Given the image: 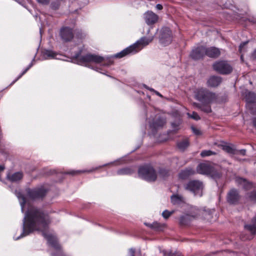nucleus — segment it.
I'll list each match as a JSON object with an SVG mask.
<instances>
[{
	"instance_id": "b1692460",
	"label": "nucleus",
	"mask_w": 256,
	"mask_h": 256,
	"mask_svg": "<svg viewBox=\"0 0 256 256\" xmlns=\"http://www.w3.org/2000/svg\"><path fill=\"white\" fill-rule=\"evenodd\" d=\"M170 199L173 204H180L184 202L183 196L179 194L172 195Z\"/></svg>"
},
{
	"instance_id": "4468645a",
	"label": "nucleus",
	"mask_w": 256,
	"mask_h": 256,
	"mask_svg": "<svg viewBox=\"0 0 256 256\" xmlns=\"http://www.w3.org/2000/svg\"><path fill=\"white\" fill-rule=\"evenodd\" d=\"M246 230L249 231L250 233V236H244V234H241L240 238L243 240L252 239L254 236L256 234V226L254 223L250 224H246L244 226Z\"/></svg>"
},
{
	"instance_id": "8fccbe9b",
	"label": "nucleus",
	"mask_w": 256,
	"mask_h": 256,
	"mask_svg": "<svg viewBox=\"0 0 256 256\" xmlns=\"http://www.w3.org/2000/svg\"><path fill=\"white\" fill-rule=\"evenodd\" d=\"M152 92H154V94H156L158 96L162 98V96L158 92L154 90V91H152Z\"/></svg>"
},
{
	"instance_id": "ea45409f",
	"label": "nucleus",
	"mask_w": 256,
	"mask_h": 256,
	"mask_svg": "<svg viewBox=\"0 0 256 256\" xmlns=\"http://www.w3.org/2000/svg\"><path fill=\"white\" fill-rule=\"evenodd\" d=\"M168 172L164 169H161L160 170V174L164 178L168 175Z\"/></svg>"
},
{
	"instance_id": "58836bf2",
	"label": "nucleus",
	"mask_w": 256,
	"mask_h": 256,
	"mask_svg": "<svg viewBox=\"0 0 256 256\" xmlns=\"http://www.w3.org/2000/svg\"><path fill=\"white\" fill-rule=\"evenodd\" d=\"M248 42V41H246L240 44L239 46V52L240 53H242L244 51V47Z\"/></svg>"
},
{
	"instance_id": "a19ab883",
	"label": "nucleus",
	"mask_w": 256,
	"mask_h": 256,
	"mask_svg": "<svg viewBox=\"0 0 256 256\" xmlns=\"http://www.w3.org/2000/svg\"><path fill=\"white\" fill-rule=\"evenodd\" d=\"M36 1L40 4H48L50 0H36Z\"/></svg>"
},
{
	"instance_id": "72a5a7b5",
	"label": "nucleus",
	"mask_w": 256,
	"mask_h": 256,
	"mask_svg": "<svg viewBox=\"0 0 256 256\" xmlns=\"http://www.w3.org/2000/svg\"><path fill=\"white\" fill-rule=\"evenodd\" d=\"M76 36L80 39H82L86 36V34L82 30H78L76 33Z\"/></svg>"
},
{
	"instance_id": "20e7f679",
	"label": "nucleus",
	"mask_w": 256,
	"mask_h": 256,
	"mask_svg": "<svg viewBox=\"0 0 256 256\" xmlns=\"http://www.w3.org/2000/svg\"><path fill=\"white\" fill-rule=\"evenodd\" d=\"M195 98L201 103L216 102L218 96L206 88H198L195 92Z\"/></svg>"
},
{
	"instance_id": "9b49d317",
	"label": "nucleus",
	"mask_w": 256,
	"mask_h": 256,
	"mask_svg": "<svg viewBox=\"0 0 256 256\" xmlns=\"http://www.w3.org/2000/svg\"><path fill=\"white\" fill-rule=\"evenodd\" d=\"M240 199L238 191L235 188L231 189L227 194L226 200L230 204H237Z\"/></svg>"
},
{
	"instance_id": "aec40b11",
	"label": "nucleus",
	"mask_w": 256,
	"mask_h": 256,
	"mask_svg": "<svg viewBox=\"0 0 256 256\" xmlns=\"http://www.w3.org/2000/svg\"><path fill=\"white\" fill-rule=\"evenodd\" d=\"M206 55L208 57L216 58L220 54V50L215 47L206 48Z\"/></svg>"
},
{
	"instance_id": "f3484780",
	"label": "nucleus",
	"mask_w": 256,
	"mask_h": 256,
	"mask_svg": "<svg viewBox=\"0 0 256 256\" xmlns=\"http://www.w3.org/2000/svg\"><path fill=\"white\" fill-rule=\"evenodd\" d=\"M58 54L50 50L44 49L41 52V58L44 60L58 58Z\"/></svg>"
},
{
	"instance_id": "c9c22d12",
	"label": "nucleus",
	"mask_w": 256,
	"mask_h": 256,
	"mask_svg": "<svg viewBox=\"0 0 256 256\" xmlns=\"http://www.w3.org/2000/svg\"><path fill=\"white\" fill-rule=\"evenodd\" d=\"M191 129L193 133L194 134L196 135L200 136L202 134V132L200 130L195 128L194 126H192Z\"/></svg>"
},
{
	"instance_id": "7c9ffc66",
	"label": "nucleus",
	"mask_w": 256,
	"mask_h": 256,
	"mask_svg": "<svg viewBox=\"0 0 256 256\" xmlns=\"http://www.w3.org/2000/svg\"><path fill=\"white\" fill-rule=\"evenodd\" d=\"M216 153L214 152H212L210 150H202L200 153V156L202 157H206L210 156L212 155H216Z\"/></svg>"
},
{
	"instance_id": "c756f323",
	"label": "nucleus",
	"mask_w": 256,
	"mask_h": 256,
	"mask_svg": "<svg viewBox=\"0 0 256 256\" xmlns=\"http://www.w3.org/2000/svg\"><path fill=\"white\" fill-rule=\"evenodd\" d=\"M90 68L93 69L97 72H98L102 74H104V72L102 71V66H106V65H87Z\"/></svg>"
},
{
	"instance_id": "ddd939ff",
	"label": "nucleus",
	"mask_w": 256,
	"mask_h": 256,
	"mask_svg": "<svg viewBox=\"0 0 256 256\" xmlns=\"http://www.w3.org/2000/svg\"><path fill=\"white\" fill-rule=\"evenodd\" d=\"M213 169V167L208 163H200L196 168V172L202 174H210L212 172Z\"/></svg>"
},
{
	"instance_id": "f8f14e48",
	"label": "nucleus",
	"mask_w": 256,
	"mask_h": 256,
	"mask_svg": "<svg viewBox=\"0 0 256 256\" xmlns=\"http://www.w3.org/2000/svg\"><path fill=\"white\" fill-rule=\"evenodd\" d=\"M144 19L148 25L150 26L158 21V16L152 11L148 10L144 13Z\"/></svg>"
},
{
	"instance_id": "2eb2a0df",
	"label": "nucleus",
	"mask_w": 256,
	"mask_h": 256,
	"mask_svg": "<svg viewBox=\"0 0 256 256\" xmlns=\"http://www.w3.org/2000/svg\"><path fill=\"white\" fill-rule=\"evenodd\" d=\"M213 68L222 74H228L232 71L231 65H212Z\"/></svg>"
},
{
	"instance_id": "4d7b16f0",
	"label": "nucleus",
	"mask_w": 256,
	"mask_h": 256,
	"mask_svg": "<svg viewBox=\"0 0 256 256\" xmlns=\"http://www.w3.org/2000/svg\"><path fill=\"white\" fill-rule=\"evenodd\" d=\"M40 34H42V28H40Z\"/></svg>"
},
{
	"instance_id": "dca6fc26",
	"label": "nucleus",
	"mask_w": 256,
	"mask_h": 256,
	"mask_svg": "<svg viewBox=\"0 0 256 256\" xmlns=\"http://www.w3.org/2000/svg\"><path fill=\"white\" fill-rule=\"evenodd\" d=\"M222 82V78L218 76H211L207 80L206 84L208 87H216L218 86Z\"/></svg>"
},
{
	"instance_id": "f257e3e1",
	"label": "nucleus",
	"mask_w": 256,
	"mask_h": 256,
	"mask_svg": "<svg viewBox=\"0 0 256 256\" xmlns=\"http://www.w3.org/2000/svg\"><path fill=\"white\" fill-rule=\"evenodd\" d=\"M51 222L52 218L48 212L38 208H30L26 213L23 220L22 232L15 240L28 236L34 231H40L47 240L48 246L58 250L60 246L57 238L54 234L49 232Z\"/></svg>"
},
{
	"instance_id": "4be33fe9",
	"label": "nucleus",
	"mask_w": 256,
	"mask_h": 256,
	"mask_svg": "<svg viewBox=\"0 0 256 256\" xmlns=\"http://www.w3.org/2000/svg\"><path fill=\"white\" fill-rule=\"evenodd\" d=\"M211 103H201L200 104H196V106L200 110L202 111L210 113L212 112V108L210 106Z\"/></svg>"
},
{
	"instance_id": "79ce46f5",
	"label": "nucleus",
	"mask_w": 256,
	"mask_h": 256,
	"mask_svg": "<svg viewBox=\"0 0 256 256\" xmlns=\"http://www.w3.org/2000/svg\"><path fill=\"white\" fill-rule=\"evenodd\" d=\"M59 4L56 2H52L51 4V7L52 8L56 10L58 8Z\"/></svg>"
},
{
	"instance_id": "4c0bfd02",
	"label": "nucleus",
	"mask_w": 256,
	"mask_h": 256,
	"mask_svg": "<svg viewBox=\"0 0 256 256\" xmlns=\"http://www.w3.org/2000/svg\"><path fill=\"white\" fill-rule=\"evenodd\" d=\"M92 172V170H77V171L72 170V171L68 172V174H72V175H74L75 174H80V173H82V172Z\"/></svg>"
},
{
	"instance_id": "6ab92c4d",
	"label": "nucleus",
	"mask_w": 256,
	"mask_h": 256,
	"mask_svg": "<svg viewBox=\"0 0 256 256\" xmlns=\"http://www.w3.org/2000/svg\"><path fill=\"white\" fill-rule=\"evenodd\" d=\"M23 173L21 172H18L11 174L8 172L6 176V178L12 182H18L23 178Z\"/></svg>"
},
{
	"instance_id": "5fc2aeb1",
	"label": "nucleus",
	"mask_w": 256,
	"mask_h": 256,
	"mask_svg": "<svg viewBox=\"0 0 256 256\" xmlns=\"http://www.w3.org/2000/svg\"><path fill=\"white\" fill-rule=\"evenodd\" d=\"M249 21L252 22V23L256 24V19H255V18L249 19Z\"/></svg>"
},
{
	"instance_id": "c85d7f7f",
	"label": "nucleus",
	"mask_w": 256,
	"mask_h": 256,
	"mask_svg": "<svg viewBox=\"0 0 256 256\" xmlns=\"http://www.w3.org/2000/svg\"><path fill=\"white\" fill-rule=\"evenodd\" d=\"M148 226L156 230H162L164 227V225L158 222H154L152 224H149Z\"/></svg>"
},
{
	"instance_id": "2f4dec72",
	"label": "nucleus",
	"mask_w": 256,
	"mask_h": 256,
	"mask_svg": "<svg viewBox=\"0 0 256 256\" xmlns=\"http://www.w3.org/2000/svg\"><path fill=\"white\" fill-rule=\"evenodd\" d=\"M187 115L190 118H192L194 120H198L200 119V116H198L197 112H193L192 114L189 112L187 113Z\"/></svg>"
},
{
	"instance_id": "09e8293b",
	"label": "nucleus",
	"mask_w": 256,
	"mask_h": 256,
	"mask_svg": "<svg viewBox=\"0 0 256 256\" xmlns=\"http://www.w3.org/2000/svg\"><path fill=\"white\" fill-rule=\"evenodd\" d=\"M156 8L158 10H161L162 8V6L160 4H157L156 5Z\"/></svg>"
},
{
	"instance_id": "e433bc0d",
	"label": "nucleus",
	"mask_w": 256,
	"mask_h": 256,
	"mask_svg": "<svg viewBox=\"0 0 256 256\" xmlns=\"http://www.w3.org/2000/svg\"><path fill=\"white\" fill-rule=\"evenodd\" d=\"M248 197L251 201L256 202V192H251L250 194Z\"/></svg>"
},
{
	"instance_id": "39448f33",
	"label": "nucleus",
	"mask_w": 256,
	"mask_h": 256,
	"mask_svg": "<svg viewBox=\"0 0 256 256\" xmlns=\"http://www.w3.org/2000/svg\"><path fill=\"white\" fill-rule=\"evenodd\" d=\"M138 176L142 179L149 182H154L157 178L156 170L150 165L140 166L138 171Z\"/></svg>"
},
{
	"instance_id": "393cba45",
	"label": "nucleus",
	"mask_w": 256,
	"mask_h": 256,
	"mask_svg": "<svg viewBox=\"0 0 256 256\" xmlns=\"http://www.w3.org/2000/svg\"><path fill=\"white\" fill-rule=\"evenodd\" d=\"M194 218V216L188 214L182 216L180 218V225L188 224L190 221Z\"/></svg>"
},
{
	"instance_id": "c03bdc74",
	"label": "nucleus",
	"mask_w": 256,
	"mask_h": 256,
	"mask_svg": "<svg viewBox=\"0 0 256 256\" xmlns=\"http://www.w3.org/2000/svg\"><path fill=\"white\" fill-rule=\"evenodd\" d=\"M130 256H134V253H135V249L134 248H130L129 250Z\"/></svg>"
},
{
	"instance_id": "473e14b6",
	"label": "nucleus",
	"mask_w": 256,
	"mask_h": 256,
	"mask_svg": "<svg viewBox=\"0 0 256 256\" xmlns=\"http://www.w3.org/2000/svg\"><path fill=\"white\" fill-rule=\"evenodd\" d=\"M32 65L28 66L26 69H24L22 73L12 82V84L15 83L26 72L31 68Z\"/></svg>"
},
{
	"instance_id": "864d4df0",
	"label": "nucleus",
	"mask_w": 256,
	"mask_h": 256,
	"mask_svg": "<svg viewBox=\"0 0 256 256\" xmlns=\"http://www.w3.org/2000/svg\"><path fill=\"white\" fill-rule=\"evenodd\" d=\"M5 168V167L3 165H0V172H2Z\"/></svg>"
},
{
	"instance_id": "7ed1b4c3",
	"label": "nucleus",
	"mask_w": 256,
	"mask_h": 256,
	"mask_svg": "<svg viewBox=\"0 0 256 256\" xmlns=\"http://www.w3.org/2000/svg\"><path fill=\"white\" fill-rule=\"evenodd\" d=\"M47 190L44 186L34 188H26L24 194L22 192L16 190L15 194L20 200L22 210L24 211V206L27 201H35L42 200L46 195Z\"/></svg>"
},
{
	"instance_id": "37998d69",
	"label": "nucleus",
	"mask_w": 256,
	"mask_h": 256,
	"mask_svg": "<svg viewBox=\"0 0 256 256\" xmlns=\"http://www.w3.org/2000/svg\"><path fill=\"white\" fill-rule=\"evenodd\" d=\"M251 58L254 60H256V48L252 52L251 54Z\"/></svg>"
},
{
	"instance_id": "1a4fd4ad",
	"label": "nucleus",
	"mask_w": 256,
	"mask_h": 256,
	"mask_svg": "<svg viewBox=\"0 0 256 256\" xmlns=\"http://www.w3.org/2000/svg\"><path fill=\"white\" fill-rule=\"evenodd\" d=\"M206 47L200 46L192 50L190 57L194 60L203 58L206 55Z\"/></svg>"
},
{
	"instance_id": "3c124183",
	"label": "nucleus",
	"mask_w": 256,
	"mask_h": 256,
	"mask_svg": "<svg viewBox=\"0 0 256 256\" xmlns=\"http://www.w3.org/2000/svg\"><path fill=\"white\" fill-rule=\"evenodd\" d=\"M253 126L256 128V117L252 119Z\"/></svg>"
},
{
	"instance_id": "f704fd0d",
	"label": "nucleus",
	"mask_w": 256,
	"mask_h": 256,
	"mask_svg": "<svg viewBox=\"0 0 256 256\" xmlns=\"http://www.w3.org/2000/svg\"><path fill=\"white\" fill-rule=\"evenodd\" d=\"M174 211L170 212L168 210H165L162 212V216L164 218L166 219L168 218L174 213Z\"/></svg>"
},
{
	"instance_id": "f03ea898",
	"label": "nucleus",
	"mask_w": 256,
	"mask_h": 256,
	"mask_svg": "<svg viewBox=\"0 0 256 256\" xmlns=\"http://www.w3.org/2000/svg\"><path fill=\"white\" fill-rule=\"evenodd\" d=\"M154 37V34L149 36L148 37L142 36L134 44L126 48L121 52L114 54L108 55L104 56L92 54H87L82 56L81 51L80 50L72 56V62H75V61H76L82 62H113L114 60L115 59L122 58L139 52L146 46L148 45L153 40Z\"/></svg>"
},
{
	"instance_id": "cd10ccee",
	"label": "nucleus",
	"mask_w": 256,
	"mask_h": 256,
	"mask_svg": "<svg viewBox=\"0 0 256 256\" xmlns=\"http://www.w3.org/2000/svg\"><path fill=\"white\" fill-rule=\"evenodd\" d=\"M134 170L130 168H125L120 169L117 171L118 175H130L134 172Z\"/></svg>"
},
{
	"instance_id": "5701e85b",
	"label": "nucleus",
	"mask_w": 256,
	"mask_h": 256,
	"mask_svg": "<svg viewBox=\"0 0 256 256\" xmlns=\"http://www.w3.org/2000/svg\"><path fill=\"white\" fill-rule=\"evenodd\" d=\"M219 146L220 147L224 150L225 152L228 154H235L236 150L232 144L224 143L222 144L219 145Z\"/></svg>"
},
{
	"instance_id": "a18cd8bd",
	"label": "nucleus",
	"mask_w": 256,
	"mask_h": 256,
	"mask_svg": "<svg viewBox=\"0 0 256 256\" xmlns=\"http://www.w3.org/2000/svg\"><path fill=\"white\" fill-rule=\"evenodd\" d=\"M143 86L146 88V89L150 90V92L154 91V90L152 88H150L149 86H147L146 84H144Z\"/></svg>"
},
{
	"instance_id": "bb28decb",
	"label": "nucleus",
	"mask_w": 256,
	"mask_h": 256,
	"mask_svg": "<svg viewBox=\"0 0 256 256\" xmlns=\"http://www.w3.org/2000/svg\"><path fill=\"white\" fill-rule=\"evenodd\" d=\"M190 143L188 139H184L180 142H179L177 144L178 148L180 150L184 151L189 146Z\"/></svg>"
},
{
	"instance_id": "6e6552de",
	"label": "nucleus",
	"mask_w": 256,
	"mask_h": 256,
	"mask_svg": "<svg viewBox=\"0 0 256 256\" xmlns=\"http://www.w3.org/2000/svg\"><path fill=\"white\" fill-rule=\"evenodd\" d=\"M246 106L250 110L253 114H256V94L253 92L246 90L244 92Z\"/></svg>"
},
{
	"instance_id": "a878e982",
	"label": "nucleus",
	"mask_w": 256,
	"mask_h": 256,
	"mask_svg": "<svg viewBox=\"0 0 256 256\" xmlns=\"http://www.w3.org/2000/svg\"><path fill=\"white\" fill-rule=\"evenodd\" d=\"M166 124V120L162 118H158L156 121L154 122L151 126L154 128H158L162 127Z\"/></svg>"
},
{
	"instance_id": "603ef678",
	"label": "nucleus",
	"mask_w": 256,
	"mask_h": 256,
	"mask_svg": "<svg viewBox=\"0 0 256 256\" xmlns=\"http://www.w3.org/2000/svg\"><path fill=\"white\" fill-rule=\"evenodd\" d=\"M252 222L253 223L256 224V214L252 218Z\"/></svg>"
},
{
	"instance_id": "49530a36",
	"label": "nucleus",
	"mask_w": 256,
	"mask_h": 256,
	"mask_svg": "<svg viewBox=\"0 0 256 256\" xmlns=\"http://www.w3.org/2000/svg\"><path fill=\"white\" fill-rule=\"evenodd\" d=\"M239 152L242 156H245L246 154V150L244 149H242L239 150Z\"/></svg>"
},
{
	"instance_id": "a211bd4d",
	"label": "nucleus",
	"mask_w": 256,
	"mask_h": 256,
	"mask_svg": "<svg viewBox=\"0 0 256 256\" xmlns=\"http://www.w3.org/2000/svg\"><path fill=\"white\" fill-rule=\"evenodd\" d=\"M196 172L194 169L192 168H186L182 170L178 174L179 178L181 179H186L190 176L194 175Z\"/></svg>"
},
{
	"instance_id": "412c9836",
	"label": "nucleus",
	"mask_w": 256,
	"mask_h": 256,
	"mask_svg": "<svg viewBox=\"0 0 256 256\" xmlns=\"http://www.w3.org/2000/svg\"><path fill=\"white\" fill-rule=\"evenodd\" d=\"M236 182L238 184L242 185V188L246 190H250L254 187L253 184L252 182L241 178H236Z\"/></svg>"
},
{
	"instance_id": "6e6d98bb",
	"label": "nucleus",
	"mask_w": 256,
	"mask_h": 256,
	"mask_svg": "<svg viewBox=\"0 0 256 256\" xmlns=\"http://www.w3.org/2000/svg\"><path fill=\"white\" fill-rule=\"evenodd\" d=\"M150 32V29H149V30H148V32H146V34H149Z\"/></svg>"
},
{
	"instance_id": "9d476101",
	"label": "nucleus",
	"mask_w": 256,
	"mask_h": 256,
	"mask_svg": "<svg viewBox=\"0 0 256 256\" xmlns=\"http://www.w3.org/2000/svg\"><path fill=\"white\" fill-rule=\"evenodd\" d=\"M62 40L66 42H70L74 38V33L72 28L69 27H64L60 32Z\"/></svg>"
},
{
	"instance_id": "423d86ee",
	"label": "nucleus",
	"mask_w": 256,
	"mask_h": 256,
	"mask_svg": "<svg viewBox=\"0 0 256 256\" xmlns=\"http://www.w3.org/2000/svg\"><path fill=\"white\" fill-rule=\"evenodd\" d=\"M186 190H188L194 196H202L204 188L203 183L198 180H191L184 185Z\"/></svg>"
},
{
	"instance_id": "de8ad7c7",
	"label": "nucleus",
	"mask_w": 256,
	"mask_h": 256,
	"mask_svg": "<svg viewBox=\"0 0 256 256\" xmlns=\"http://www.w3.org/2000/svg\"><path fill=\"white\" fill-rule=\"evenodd\" d=\"M168 256H180V254L178 252H176V253L170 252L168 254Z\"/></svg>"
},
{
	"instance_id": "0eeeda50",
	"label": "nucleus",
	"mask_w": 256,
	"mask_h": 256,
	"mask_svg": "<svg viewBox=\"0 0 256 256\" xmlns=\"http://www.w3.org/2000/svg\"><path fill=\"white\" fill-rule=\"evenodd\" d=\"M172 41V32L167 27L162 28L160 32L159 42L163 46H166Z\"/></svg>"
}]
</instances>
